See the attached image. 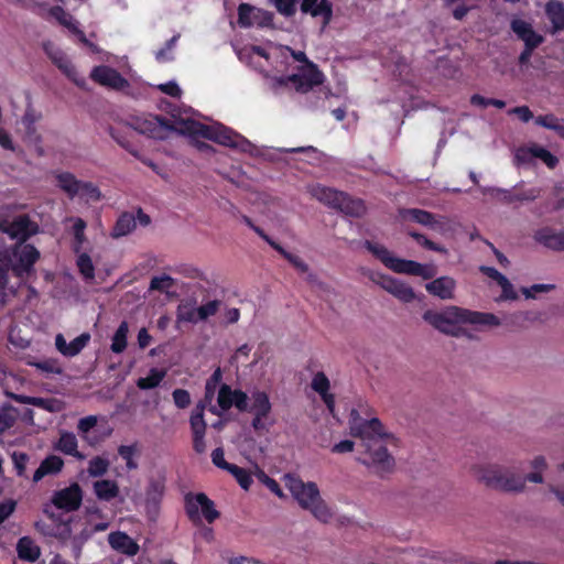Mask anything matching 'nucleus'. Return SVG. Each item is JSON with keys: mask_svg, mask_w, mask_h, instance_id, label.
Returning <instances> with one entry per match:
<instances>
[{"mask_svg": "<svg viewBox=\"0 0 564 564\" xmlns=\"http://www.w3.org/2000/svg\"><path fill=\"white\" fill-rule=\"evenodd\" d=\"M349 427L354 436L372 442V458H393V449L399 447L400 441L393 434L384 432L379 419H362L358 410L352 409L349 414Z\"/></svg>", "mask_w": 564, "mask_h": 564, "instance_id": "f257e3e1", "label": "nucleus"}, {"mask_svg": "<svg viewBox=\"0 0 564 564\" xmlns=\"http://www.w3.org/2000/svg\"><path fill=\"white\" fill-rule=\"evenodd\" d=\"M284 484L300 507L308 511L317 521L329 523L335 519V510L321 497L316 484L304 482L294 475H285Z\"/></svg>", "mask_w": 564, "mask_h": 564, "instance_id": "f03ea898", "label": "nucleus"}, {"mask_svg": "<svg viewBox=\"0 0 564 564\" xmlns=\"http://www.w3.org/2000/svg\"><path fill=\"white\" fill-rule=\"evenodd\" d=\"M40 259V251L31 243L17 241L10 249L0 251V289L9 283V272L17 278H24L34 272V264Z\"/></svg>", "mask_w": 564, "mask_h": 564, "instance_id": "7ed1b4c3", "label": "nucleus"}, {"mask_svg": "<svg viewBox=\"0 0 564 564\" xmlns=\"http://www.w3.org/2000/svg\"><path fill=\"white\" fill-rule=\"evenodd\" d=\"M184 132L191 137H202L214 141L220 145L247 152L251 143L241 134L232 129L221 124H205L198 121L189 120L184 123Z\"/></svg>", "mask_w": 564, "mask_h": 564, "instance_id": "20e7f679", "label": "nucleus"}, {"mask_svg": "<svg viewBox=\"0 0 564 564\" xmlns=\"http://www.w3.org/2000/svg\"><path fill=\"white\" fill-rule=\"evenodd\" d=\"M478 477L488 487L502 491H521L524 488L527 480L536 484L542 482V476L539 473H533L523 477L510 470L496 468L485 469Z\"/></svg>", "mask_w": 564, "mask_h": 564, "instance_id": "39448f33", "label": "nucleus"}, {"mask_svg": "<svg viewBox=\"0 0 564 564\" xmlns=\"http://www.w3.org/2000/svg\"><path fill=\"white\" fill-rule=\"evenodd\" d=\"M218 468L225 469L229 471L239 482V485L243 489H248L251 485V475H254L262 484H264L274 495L278 497H283V492L278 485V482L265 475L264 471L254 467L252 470H246L241 467H238L235 464L229 463L228 460H213Z\"/></svg>", "mask_w": 564, "mask_h": 564, "instance_id": "423d86ee", "label": "nucleus"}, {"mask_svg": "<svg viewBox=\"0 0 564 564\" xmlns=\"http://www.w3.org/2000/svg\"><path fill=\"white\" fill-rule=\"evenodd\" d=\"M185 508L188 518L196 524L203 521L213 523L219 517L214 502L202 492L186 495Z\"/></svg>", "mask_w": 564, "mask_h": 564, "instance_id": "0eeeda50", "label": "nucleus"}, {"mask_svg": "<svg viewBox=\"0 0 564 564\" xmlns=\"http://www.w3.org/2000/svg\"><path fill=\"white\" fill-rule=\"evenodd\" d=\"M423 319L445 334H456L457 324L462 322V308L456 306L448 307L444 312L427 310L423 314Z\"/></svg>", "mask_w": 564, "mask_h": 564, "instance_id": "6e6552de", "label": "nucleus"}, {"mask_svg": "<svg viewBox=\"0 0 564 564\" xmlns=\"http://www.w3.org/2000/svg\"><path fill=\"white\" fill-rule=\"evenodd\" d=\"M286 80L291 83L295 90L301 94L311 91L314 87L324 82V74L314 63L299 68V73L288 76Z\"/></svg>", "mask_w": 564, "mask_h": 564, "instance_id": "1a4fd4ad", "label": "nucleus"}, {"mask_svg": "<svg viewBox=\"0 0 564 564\" xmlns=\"http://www.w3.org/2000/svg\"><path fill=\"white\" fill-rule=\"evenodd\" d=\"M135 130L150 138L163 140L167 137L169 132L175 130V127L169 118L158 115L138 120Z\"/></svg>", "mask_w": 564, "mask_h": 564, "instance_id": "9d476101", "label": "nucleus"}, {"mask_svg": "<svg viewBox=\"0 0 564 564\" xmlns=\"http://www.w3.org/2000/svg\"><path fill=\"white\" fill-rule=\"evenodd\" d=\"M2 232L7 234L11 239L26 242L29 238L39 232V225L30 219L26 214L19 215L12 221H4Z\"/></svg>", "mask_w": 564, "mask_h": 564, "instance_id": "9b49d317", "label": "nucleus"}, {"mask_svg": "<svg viewBox=\"0 0 564 564\" xmlns=\"http://www.w3.org/2000/svg\"><path fill=\"white\" fill-rule=\"evenodd\" d=\"M77 431L79 436L93 446L102 442L111 432L98 424V419L95 415L82 417L78 421Z\"/></svg>", "mask_w": 564, "mask_h": 564, "instance_id": "f8f14e48", "label": "nucleus"}, {"mask_svg": "<svg viewBox=\"0 0 564 564\" xmlns=\"http://www.w3.org/2000/svg\"><path fill=\"white\" fill-rule=\"evenodd\" d=\"M83 494L77 484L56 491L52 497V503L57 509L66 512L77 510L82 503Z\"/></svg>", "mask_w": 564, "mask_h": 564, "instance_id": "ddd939ff", "label": "nucleus"}, {"mask_svg": "<svg viewBox=\"0 0 564 564\" xmlns=\"http://www.w3.org/2000/svg\"><path fill=\"white\" fill-rule=\"evenodd\" d=\"M90 78L101 86L121 90L126 88L128 80L115 68L100 65L95 66L90 73Z\"/></svg>", "mask_w": 564, "mask_h": 564, "instance_id": "4468645a", "label": "nucleus"}, {"mask_svg": "<svg viewBox=\"0 0 564 564\" xmlns=\"http://www.w3.org/2000/svg\"><path fill=\"white\" fill-rule=\"evenodd\" d=\"M399 217L403 221H412L431 229H436L444 224V217L420 208H400Z\"/></svg>", "mask_w": 564, "mask_h": 564, "instance_id": "2eb2a0df", "label": "nucleus"}, {"mask_svg": "<svg viewBox=\"0 0 564 564\" xmlns=\"http://www.w3.org/2000/svg\"><path fill=\"white\" fill-rule=\"evenodd\" d=\"M378 284L387 292L394 295L397 299L404 303H410L414 300L415 294L408 284L394 279L390 275L381 274L378 280Z\"/></svg>", "mask_w": 564, "mask_h": 564, "instance_id": "dca6fc26", "label": "nucleus"}, {"mask_svg": "<svg viewBox=\"0 0 564 564\" xmlns=\"http://www.w3.org/2000/svg\"><path fill=\"white\" fill-rule=\"evenodd\" d=\"M90 341V334L83 333L73 339L69 344L62 334H57L55 337L56 349L65 357L77 356Z\"/></svg>", "mask_w": 564, "mask_h": 564, "instance_id": "f3484780", "label": "nucleus"}, {"mask_svg": "<svg viewBox=\"0 0 564 564\" xmlns=\"http://www.w3.org/2000/svg\"><path fill=\"white\" fill-rule=\"evenodd\" d=\"M365 248L378 260H380L388 269L399 273L401 263L404 259L394 257L384 246L366 240Z\"/></svg>", "mask_w": 564, "mask_h": 564, "instance_id": "a211bd4d", "label": "nucleus"}, {"mask_svg": "<svg viewBox=\"0 0 564 564\" xmlns=\"http://www.w3.org/2000/svg\"><path fill=\"white\" fill-rule=\"evenodd\" d=\"M335 209L352 218H361L367 214V205L365 200L358 197H352L346 192L343 193Z\"/></svg>", "mask_w": 564, "mask_h": 564, "instance_id": "6ab92c4d", "label": "nucleus"}, {"mask_svg": "<svg viewBox=\"0 0 564 564\" xmlns=\"http://www.w3.org/2000/svg\"><path fill=\"white\" fill-rule=\"evenodd\" d=\"M301 11L312 17H322L324 25H327L333 18V6L329 0H302Z\"/></svg>", "mask_w": 564, "mask_h": 564, "instance_id": "aec40b11", "label": "nucleus"}, {"mask_svg": "<svg viewBox=\"0 0 564 564\" xmlns=\"http://www.w3.org/2000/svg\"><path fill=\"white\" fill-rule=\"evenodd\" d=\"M534 240L553 251H564V231L544 227L535 231Z\"/></svg>", "mask_w": 564, "mask_h": 564, "instance_id": "412c9836", "label": "nucleus"}, {"mask_svg": "<svg viewBox=\"0 0 564 564\" xmlns=\"http://www.w3.org/2000/svg\"><path fill=\"white\" fill-rule=\"evenodd\" d=\"M308 193L325 206L335 209L344 192L322 184H315L308 187Z\"/></svg>", "mask_w": 564, "mask_h": 564, "instance_id": "4be33fe9", "label": "nucleus"}, {"mask_svg": "<svg viewBox=\"0 0 564 564\" xmlns=\"http://www.w3.org/2000/svg\"><path fill=\"white\" fill-rule=\"evenodd\" d=\"M108 542L115 551L128 556H133L139 552L138 543L127 533L121 531L111 532L108 535Z\"/></svg>", "mask_w": 564, "mask_h": 564, "instance_id": "5701e85b", "label": "nucleus"}, {"mask_svg": "<svg viewBox=\"0 0 564 564\" xmlns=\"http://www.w3.org/2000/svg\"><path fill=\"white\" fill-rule=\"evenodd\" d=\"M456 282L451 276H441L434 279L425 285L426 291L442 300H451L454 296Z\"/></svg>", "mask_w": 564, "mask_h": 564, "instance_id": "b1692460", "label": "nucleus"}, {"mask_svg": "<svg viewBox=\"0 0 564 564\" xmlns=\"http://www.w3.org/2000/svg\"><path fill=\"white\" fill-rule=\"evenodd\" d=\"M43 50L51 58L53 64L62 70L67 77H70L75 74V67L72 62L67 58L63 51L55 47L52 42H46L43 44Z\"/></svg>", "mask_w": 564, "mask_h": 564, "instance_id": "393cba45", "label": "nucleus"}, {"mask_svg": "<svg viewBox=\"0 0 564 564\" xmlns=\"http://www.w3.org/2000/svg\"><path fill=\"white\" fill-rule=\"evenodd\" d=\"M399 273L421 276L424 280L433 279L436 270L433 265L422 264L413 260H405L401 263Z\"/></svg>", "mask_w": 564, "mask_h": 564, "instance_id": "a878e982", "label": "nucleus"}, {"mask_svg": "<svg viewBox=\"0 0 564 564\" xmlns=\"http://www.w3.org/2000/svg\"><path fill=\"white\" fill-rule=\"evenodd\" d=\"M462 322L474 325L498 326L499 318L492 313L471 312L462 308Z\"/></svg>", "mask_w": 564, "mask_h": 564, "instance_id": "bb28decb", "label": "nucleus"}, {"mask_svg": "<svg viewBox=\"0 0 564 564\" xmlns=\"http://www.w3.org/2000/svg\"><path fill=\"white\" fill-rule=\"evenodd\" d=\"M545 14L551 21L553 32L564 30V3L561 1H550L545 6Z\"/></svg>", "mask_w": 564, "mask_h": 564, "instance_id": "cd10ccee", "label": "nucleus"}, {"mask_svg": "<svg viewBox=\"0 0 564 564\" xmlns=\"http://www.w3.org/2000/svg\"><path fill=\"white\" fill-rule=\"evenodd\" d=\"M57 186L67 194L69 198H74L79 194L82 181L77 180L69 172H62L56 175Z\"/></svg>", "mask_w": 564, "mask_h": 564, "instance_id": "c85d7f7f", "label": "nucleus"}, {"mask_svg": "<svg viewBox=\"0 0 564 564\" xmlns=\"http://www.w3.org/2000/svg\"><path fill=\"white\" fill-rule=\"evenodd\" d=\"M135 226L137 221L133 214L128 212L122 213L112 228L111 236L113 238L127 236L134 230Z\"/></svg>", "mask_w": 564, "mask_h": 564, "instance_id": "c756f323", "label": "nucleus"}, {"mask_svg": "<svg viewBox=\"0 0 564 564\" xmlns=\"http://www.w3.org/2000/svg\"><path fill=\"white\" fill-rule=\"evenodd\" d=\"M271 402L269 395L264 391H256L252 393V404L248 411L253 415L268 416L271 412Z\"/></svg>", "mask_w": 564, "mask_h": 564, "instance_id": "7c9ffc66", "label": "nucleus"}, {"mask_svg": "<svg viewBox=\"0 0 564 564\" xmlns=\"http://www.w3.org/2000/svg\"><path fill=\"white\" fill-rule=\"evenodd\" d=\"M17 551L20 558L34 562L40 556V547L28 536L21 538L17 544Z\"/></svg>", "mask_w": 564, "mask_h": 564, "instance_id": "2f4dec72", "label": "nucleus"}, {"mask_svg": "<svg viewBox=\"0 0 564 564\" xmlns=\"http://www.w3.org/2000/svg\"><path fill=\"white\" fill-rule=\"evenodd\" d=\"M56 447L65 455L74 456V458H85L77 449V438L73 433H62Z\"/></svg>", "mask_w": 564, "mask_h": 564, "instance_id": "473e14b6", "label": "nucleus"}, {"mask_svg": "<svg viewBox=\"0 0 564 564\" xmlns=\"http://www.w3.org/2000/svg\"><path fill=\"white\" fill-rule=\"evenodd\" d=\"M165 377L166 370L151 368L148 376L139 378L135 383L140 390H150L159 387Z\"/></svg>", "mask_w": 564, "mask_h": 564, "instance_id": "72a5a7b5", "label": "nucleus"}, {"mask_svg": "<svg viewBox=\"0 0 564 564\" xmlns=\"http://www.w3.org/2000/svg\"><path fill=\"white\" fill-rule=\"evenodd\" d=\"M64 465V460H42L33 474V481L37 482L46 476L57 475Z\"/></svg>", "mask_w": 564, "mask_h": 564, "instance_id": "f704fd0d", "label": "nucleus"}, {"mask_svg": "<svg viewBox=\"0 0 564 564\" xmlns=\"http://www.w3.org/2000/svg\"><path fill=\"white\" fill-rule=\"evenodd\" d=\"M18 410L11 404H4L0 406V433H3L11 427L18 421Z\"/></svg>", "mask_w": 564, "mask_h": 564, "instance_id": "c9c22d12", "label": "nucleus"}, {"mask_svg": "<svg viewBox=\"0 0 564 564\" xmlns=\"http://www.w3.org/2000/svg\"><path fill=\"white\" fill-rule=\"evenodd\" d=\"M128 332V323L126 321L121 322L112 336V343L110 346L112 352L121 354L124 351V349L127 348Z\"/></svg>", "mask_w": 564, "mask_h": 564, "instance_id": "e433bc0d", "label": "nucleus"}, {"mask_svg": "<svg viewBox=\"0 0 564 564\" xmlns=\"http://www.w3.org/2000/svg\"><path fill=\"white\" fill-rule=\"evenodd\" d=\"M96 496L101 500H110L118 495V486L111 480H97L94 484Z\"/></svg>", "mask_w": 564, "mask_h": 564, "instance_id": "4c0bfd02", "label": "nucleus"}, {"mask_svg": "<svg viewBox=\"0 0 564 564\" xmlns=\"http://www.w3.org/2000/svg\"><path fill=\"white\" fill-rule=\"evenodd\" d=\"M370 474L384 478L394 470V460H365Z\"/></svg>", "mask_w": 564, "mask_h": 564, "instance_id": "58836bf2", "label": "nucleus"}, {"mask_svg": "<svg viewBox=\"0 0 564 564\" xmlns=\"http://www.w3.org/2000/svg\"><path fill=\"white\" fill-rule=\"evenodd\" d=\"M76 265L78 268L79 273L86 281H91L95 279V265L90 256L86 252L77 253Z\"/></svg>", "mask_w": 564, "mask_h": 564, "instance_id": "ea45409f", "label": "nucleus"}, {"mask_svg": "<svg viewBox=\"0 0 564 564\" xmlns=\"http://www.w3.org/2000/svg\"><path fill=\"white\" fill-rule=\"evenodd\" d=\"M87 227L86 221L83 218H75L73 224V236L74 241L72 249L75 253H79L83 243L86 241L85 229Z\"/></svg>", "mask_w": 564, "mask_h": 564, "instance_id": "a19ab883", "label": "nucleus"}, {"mask_svg": "<svg viewBox=\"0 0 564 564\" xmlns=\"http://www.w3.org/2000/svg\"><path fill=\"white\" fill-rule=\"evenodd\" d=\"M529 153L540 159L549 169H555L558 164V159L543 147L532 145L529 148Z\"/></svg>", "mask_w": 564, "mask_h": 564, "instance_id": "79ce46f5", "label": "nucleus"}, {"mask_svg": "<svg viewBox=\"0 0 564 564\" xmlns=\"http://www.w3.org/2000/svg\"><path fill=\"white\" fill-rule=\"evenodd\" d=\"M205 405L199 403L192 412L189 423L193 434H205L206 423L204 420Z\"/></svg>", "mask_w": 564, "mask_h": 564, "instance_id": "37998d69", "label": "nucleus"}, {"mask_svg": "<svg viewBox=\"0 0 564 564\" xmlns=\"http://www.w3.org/2000/svg\"><path fill=\"white\" fill-rule=\"evenodd\" d=\"M513 204L533 202L540 196V189L535 187L522 188L516 186L512 189Z\"/></svg>", "mask_w": 564, "mask_h": 564, "instance_id": "c03bdc74", "label": "nucleus"}, {"mask_svg": "<svg viewBox=\"0 0 564 564\" xmlns=\"http://www.w3.org/2000/svg\"><path fill=\"white\" fill-rule=\"evenodd\" d=\"M256 7L249 3H240L238 7V24L241 28H251L254 25V21H252Z\"/></svg>", "mask_w": 564, "mask_h": 564, "instance_id": "a18cd8bd", "label": "nucleus"}, {"mask_svg": "<svg viewBox=\"0 0 564 564\" xmlns=\"http://www.w3.org/2000/svg\"><path fill=\"white\" fill-rule=\"evenodd\" d=\"M534 121H535V124L546 128V129H550V130H553L557 133H562V131H564V127L560 122V119L552 113L544 115V116H538V117H535Z\"/></svg>", "mask_w": 564, "mask_h": 564, "instance_id": "49530a36", "label": "nucleus"}, {"mask_svg": "<svg viewBox=\"0 0 564 564\" xmlns=\"http://www.w3.org/2000/svg\"><path fill=\"white\" fill-rule=\"evenodd\" d=\"M200 319L198 318V314L196 313V307H193L191 305H178L176 311V322H186V323H193L196 324Z\"/></svg>", "mask_w": 564, "mask_h": 564, "instance_id": "de8ad7c7", "label": "nucleus"}, {"mask_svg": "<svg viewBox=\"0 0 564 564\" xmlns=\"http://www.w3.org/2000/svg\"><path fill=\"white\" fill-rule=\"evenodd\" d=\"M77 196H80L86 200L98 202L101 198V192L94 183L82 181L79 186V194Z\"/></svg>", "mask_w": 564, "mask_h": 564, "instance_id": "09e8293b", "label": "nucleus"}, {"mask_svg": "<svg viewBox=\"0 0 564 564\" xmlns=\"http://www.w3.org/2000/svg\"><path fill=\"white\" fill-rule=\"evenodd\" d=\"M285 260H288L299 272L307 273L308 265L302 260L299 256H295L289 251H286L281 245L276 248V250Z\"/></svg>", "mask_w": 564, "mask_h": 564, "instance_id": "8fccbe9b", "label": "nucleus"}, {"mask_svg": "<svg viewBox=\"0 0 564 564\" xmlns=\"http://www.w3.org/2000/svg\"><path fill=\"white\" fill-rule=\"evenodd\" d=\"M217 402L223 411H228L234 406L232 389L228 384H223L219 388Z\"/></svg>", "mask_w": 564, "mask_h": 564, "instance_id": "3c124183", "label": "nucleus"}, {"mask_svg": "<svg viewBox=\"0 0 564 564\" xmlns=\"http://www.w3.org/2000/svg\"><path fill=\"white\" fill-rule=\"evenodd\" d=\"M274 15L272 12L256 8L252 21H254V25L259 28H271L273 26Z\"/></svg>", "mask_w": 564, "mask_h": 564, "instance_id": "603ef678", "label": "nucleus"}, {"mask_svg": "<svg viewBox=\"0 0 564 564\" xmlns=\"http://www.w3.org/2000/svg\"><path fill=\"white\" fill-rule=\"evenodd\" d=\"M220 304L221 302L219 300H213L196 307L198 318L200 321H206L208 317L214 316L218 312Z\"/></svg>", "mask_w": 564, "mask_h": 564, "instance_id": "864d4df0", "label": "nucleus"}, {"mask_svg": "<svg viewBox=\"0 0 564 564\" xmlns=\"http://www.w3.org/2000/svg\"><path fill=\"white\" fill-rule=\"evenodd\" d=\"M174 284L173 278L167 274H163L160 276H153L150 281V290L166 292Z\"/></svg>", "mask_w": 564, "mask_h": 564, "instance_id": "5fc2aeb1", "label": "nucleus"}, {"mask_svg": "<svg viewBox=\"0 0 564 564\" xmlns=\"http://www.w3.org/2000/svg\"><path fill=\"white\" fill-rule=\"evenodd\" d=\"M510 28L520 40H523L529 33H531V31H533L531 23L518 18L511 20Z\"/></svg>", "mask_w": 564, "mask_h": 564, "instance_id": "6e6d98bb", "label": "nucleus"}, {"mask_svg": "<svg viewBox=\"0 0 564 564\" xmlns=\"http://www.w3.org/2000/svg\"><path fill=\"white\" fill-rule=\"evenodd\" d=\"M276 11L286 17H293L296 13V0H271Z\"/></svg>", "mask_w": 564, "mask_h": 564, "instance_id": "4d7b16f0", "label": "nucleus"}, {"mask_svg": "<svg viewBox=\"0 0 564 564\" xmlns=\"http://www.w3.org/2000/svg\"><path fill=\"white\" fill-rule=\"evenodd\" d=\"M485 193H488L492 198L497 199L498 202L511 205L513 204V196H512V189H503L498 187H490L485 191Z\"/></svg>", "mask_w": 564, "mask_h": 564, "instance_id": "13d9d810", "label": "nucleus"}, {"mask_svg": "<svg viewBox=\"0 0 564 564\" xmlns=\"http://www.w3.org/2000/svg\"><path fill=\"white\" fill-rule=\"evenodd\" d=\"M312 389L317 392L318 394H322L329 391L330 382L326 375L322 371L317 372L312 380Z\"/></svg>", "mask_w": 564, "mask_h": 564, "instance_id": "bf43d9fd", "label": "nucleus"}, {"mask_svg": "<svg viewBox=\"0 0 564 564\" xmlns=\"http://www.w3.org/2000/svg\"><path fill=\"white\" fill-rule=\"evenodd\" d=\"M173 401L176 408L186 409L189 406L192 399L191 394L185 389H175L172 392Z\"/></svg>", "mask_w": 564, "mask_h": 564, "instance_id": "052dcab7", "label": "nucleus"}, {"mask_svg": "<svg viewBox=\"0 0 564 564\" xmlns=\"http://www.w3.org/2000/svg\"><path fill=\"white\" fill-rule=\"evenodd\" d=\"M554 288V284H533L530 288H522L521 292L527 299H534L536 293L549 292Z\"/></svg>", "mask_w": 564, "mask_h": 564, "instance_id": "680f3d73", "label": "nucleus"}, {"mask_svg": "<svg viewBox=\"0 0 564 564\" xmlns=\"http://www.w3.org/2000/svg\"><path fill=\"white\" fill-rule=\"evenodd\" d=\"M499 286L501 288V295H500V300L502 301H507V300H511V301H514L518 299V294L513 288V285L511 284V282L506 278L501 281V283H499Z\"/></svg>", "mask_w": 564, "mask_h": 564, "instance_id": "e2e57ef3", "label": "nucleus"}, {"mask_svg": "<svg viewBox=\"0 0 564 564\" xmlns=\"http://www.w3.org/2000/svg\"><path fill=\"white\" fill-rule=\"evenodd\" d=\"M234 395V406H236L240 412L248 411V395L242 390L236 389L232 390Z\"/></svg>", "mask_w": 564, "mask_h": 564, "instance_id": "0e129e2a", "label": "nucleus"}, {"mask_svg": "<svg viewBox=\"0 0 564 564\" xmlns=\"http://www.w3.org/2000/svg\"><path fill=\"white\" fill-rule=\"evenodd\" d=\"M50 14L63 26L67 25L69 20H73V17L59 6L52 7Z\"/></svg>", "mask_w": 564, "mask_h": 564, "instance_id": "69168bd1", "label": "nucleus"}, {"mask_svg": "<svg viewBox=\"0 0 564 564\" xmlns=\"http://www.w3.org/2000/svg\"><path fill=\"white\" fill-rule=\"evenodd\" d=\"M221 369L217 368L206 382V398H212L216 386L221 381Z\"/></svg>", "mask_w": 564, "mask_h": 564, "instance_id": "338daca9", "label": "nucleus"}, {"mask_svg": "<svg viewBox=\"0 0 564 564\" xmlns=\"http://www.w3.org/2000/svg\"><path fill=\"white\" fill-rule=\"evenodd\" d=\"M17 400L22 403L35 405V406H39L42 409H46V410L51 409L48 405L50 401L47 399H43V398H39V397L19 395V397H17Z\"/></svg>", "mask_w": 564, "mask_h": 564, "instance_id": "774afa93", "label": "nucleus"}]
</instances>
